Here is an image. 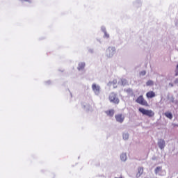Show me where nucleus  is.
<instances>
[{
	"instance_id": "nucleus-14",
	"label": "nucleus",
	"mask_w": 178,
	"mask_h": 178,
	"mask_svg": "<svg viewBox=\"0 0 178 178\" xmlns=\"http://www.w3.org/2000/svg\"><path fill=\"white\" fill-rule=\"evenodd\" d=\"M123 139L124 140H128L129 139V134H123Z\"/></svg>"
},
{
	"instance_id": "nucleus-16",
	"label": "nucleus",
	"mask_w": 178,
	"mask_h": 178,
	"mask_svg": "<svg viewBox=\"0 0 178 178\" xmlns=\"http://www.w3.org/2000/svg\"><path fill=\"white\" fill-rule=\"evenodd\" d=\"M22 1V2H30V0H20Z\"/></svg>"
},
{
	"instance_id": "nucleus-5",
	"label": "nucleus",
	"mask_w": 178,
	"mask_h": 178,
	"mask_svg": "<svg viewBox=\"0 0 178 178\" xmlns=\"http://www.w3.org/2000/svg\"><path fill=\"white\" fill-rule=\"evenodd\" d=\"M115 119L117 122H119V123H123V120H124V116H123L122 114H118L115 115Z\"/></svg>"
},
{
	"instance_id": "nucleus-9",
	"label": "nucleus",
	"mask_w": 178,
	"mask_h": 178,
	"mask_svg": "<svg viewBox=\"0 0 178 178\" xmlns=\"http://www.w3.org/2000/svg\"><path fill=\"white\" fill-rule=\"evenodd\" d=\"M84 67H86V63H80L78 66V70H83Z\"/></svg>"
},
{
	"instance_id": "nucleus-4",
	"label": "nucleus",
	"mask_w": 178,
	"mask_h": 178,
	"mask_svg": "<svg viewBox=\"0 0 178 178\" xmlns=\"http://www.w3.org/2000/svg\"><path fill=\"white\" fill-rule=\"evenodd\" d=\"M92 90L94 91V92L98 95V94H99V90H101V88L99 87V86L95 84V83H93L92 85Z\"/></svg>"
},
{
	"instance_id": "nucleus-8",
	"label": "nucleus",
	"mask_w": 178,
	"mask_h": 178,
	"mask_svg": "<svg viewBox=\"0 0 178 178\" xmlns=\"http://www.w3.org/2000/svg\"><path fill=\"white\" fill-rule=\"evenodd\" d=\"M143 173H144V168L143 167H139L138 168V172L136 174L137 177H140V176H141Z\"/></svg>"
},
{
	"instance_id": "nucleus-15",
	"label": "nucleus",
	"mask_w": 178,
	"mask_h": 178,
	"mask_svg": "<svg viewBox=\"0 0 178 178\" xmlns=\"http://www.w3.org/2000/svg\"><path fill=\"white\" fill-rule=\"evenodd\" d=\"M146 85L147 86H154V82L152 81H148L147 83H146Z\"/></svg>"
},
{
	"instance_id": "nucleus-10",
	"label": "nucleus",
	"mask_w": 178,
	"mask_h": 178,
	"mask_svg": "<svg viewBox=\"0 0 178 178\" xmlns=\"http://www.w3.org/2000/svg\"><path fill=\"white\" fill-rule=\"evenodd\" d=\"M106 113L108 116H113V115H115V111L109 110L106 111Z\"/></svg>"
},
{
	"instance_id": "nucleus-3",
	"label": "nucleus",
	"mask_w": 178,
	"mask_h": 178,
	"mask_svg": "<svg viewBox=\"0 0 178 178\" xmlns=\"http://www.w3.org/2000/svg\"><path fill=\"white\" fill-rule=\"evenodd\" d=\"M136 102L137 104H140V105H143L144 106H148V102H147L145 99H144V97H143V95L139 96L136 99Z\"/></svg>"
},
{
	"instance_id": "nucleus-13",
	"label": "nucleus",
	"mask_w": 178,
	"mask_h": 178,
	"mask_svg": "<svg viewBox=\"0 0 178 178\" xmlns=\"http://www.w3.org/2000/svg\"><path fill=\"white\" fill-rule=\"evenodd\" d=\"M161 170H162V168L161 167H157L155 169V173L157 175V173H159V172H161Z\"/></svg>"
},
{
	"instance_id": "nucleus-12",
	"label": "nucleus",
	"mask_w": 178,
	"mask_h": 178,
	"mask_svg": "<svg viewBox=\"0 0 178 178\" xmlns=\"http://www.w3.org/2000/svg\"><path fill=\"white\" fill-rule=\"evenodd\" d=\"M165 115L166 116V118H168V119H172L173 118L172 113H165Z\"/></svg>"
},
{
	"instance_id": "nucleus-6",
	"label": "nucleus",
	"mask_w": 178,
	"mask_h": 178,
	"mask_svg": "<svg viewBox=\"0 0 178 178\" xmlns=\"http://www.w3.org/2000/svg\"><path fill=\"white\" fill-rule=\"evenodd\" d=\"M158 145L161 149H163L165 148V140L160 139L158 142Z\"/></svg>"
},
{
	"instance_id": "nucleus-7",
	"label": "nucleus",
	"mask_w": 178,
	"mask_h": 178,
	"mask_svg": "<svg viewBox=\"0 0 178 178\" xmlns=\"http://www.w3.org/2000/svg\"><path fill=\"white\" fill-rule=\"evenodd\" d=\"M155 92L154 91H149L146 93L147 98H154L155 97Z\"/></svg>"
},
{
	"instance_id": "nucleus-17",
	"label": "nucleus",
	"mask_w": 178,
	"mask_h": 178,
	"mask_svg": "<svg viewBox=\"0 0 178 178\" xmlns=\"http://www.w3.org/2000/svg\"><path fill=\"white\" fill-rule=\"evenodd\" d=\"M105 36L107 38H109V35L106 33H105Z\"/></svg>"
},
{
	"instance_id": "nucleus-11",
	"label": "nucleus",
	"mask_w": 178,
	"mask_h": 178,
	"mask_svg": "<svg viewBox=\"0 0 178 178\" xmlns=\"http://www.w3.org/2000/svg\"><path fill=\"white\" fill-rule=\"evenodd\" d=\"M120 159H121V161H126L127 159V156L126 155V154H122L121 156H120Z\"/></svg>"
},
{
	"instance_id": "nucleus-1",
	"label": "nucleus",
	"mask_w": 178,
	"mask_h": 178,
	"mask_svg": "<svg viewBox=\"0 0 178 178\" xmlns=\"http://www.w3.org/2000/svg\"><path fill=\"white\" fill-rule=\"evenodd\" d=\"M138 111L140 113H143V115H145L146 116H149V118H152L155 115V113H154L152 110H145L144 108H139Z\"/></svg>"
},
{
	"instance_id": "nucleus-19",
	"label": "nucleus",
	"mask_w": 178,
	"mask_h": 178,
	"mask_svg": "<svg viewBox=\"0 0 178 178\" xmlns=\"http://www.w3.org/2000/svg\"><path fill=\"white\" fill-rule=\"evenodd\" d=\"M177 70H178V64H177Z\"/></svg>"
},
{
	"instance_id": "nucleus-18",
	"label": "nucleus",
	"mask_w": 178,
	"mask_h": 178,
	"mask_svg": "<svg viewBox=\"0 0 178 178\" xmlns=\"http://www.w3.org/2000/svg\"><path fill=\"white\" fill-rule=\"evenodd\" d=\"M141 74H142L143 76L145 75V71L142 72H141Z\"/></svg>"
},
{
	"instance_id": "nucleus-2",
	"label": "nucleus",
	"mask_w": 178,
	"mask_h": 178,
	"mask_svg": "<svg viewBox=\"0 0 178 178\" xmlns=\"http://www.w3.org/2000/svg\"><path fill=\"white\" fill-rule=\"evenodd\" d=\"M109 101L116 104H119L120 102L119 98H118V97L116 96V94H115L114 92H112L110 94Z\"/></svg>"
}]
</instances>
